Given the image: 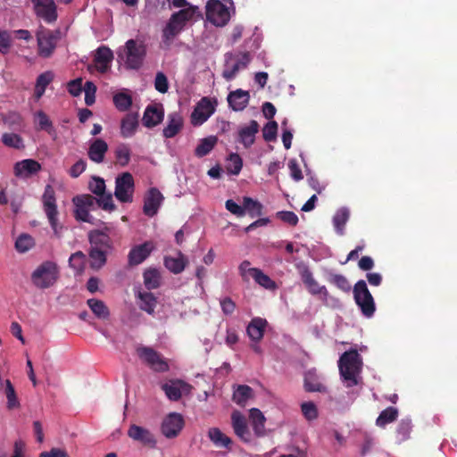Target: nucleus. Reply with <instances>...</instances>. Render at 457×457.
<instances>
[{"mask_svg":"<svg viewBox=\"0 0 457 457\" xmlns=\"http://www.w3.org/2000/svg\"><path fill=\"white\" fill-rule=\"evenodd\" d=\"M244 215L245 212L251 218L260 217L262 215L263 205L257 200H253L249 196L243 198Z\"/></svg>","mask_w":457,"mask_h":457,"instance_id":"nucleus-36","label":"nucleus"},{"mask_svg":"<svg viewBox=\"0 0 457 457\" xmlns=\"http://www.w3.org/2000/svg\"><path fill=\"white\" fill-rule=\"evenodd\" d=\"M164 196L158 188H149L144 195V214L150 218L155 216L162 204Z\"/></svg>","mask_w":457,"mask_h":457,"instance_id":"nucleus-14","label":"nucleus"},{"mask_svg":"<svg viewBox=\"0 0 457 457\" xmlns=\"http://www.w3.org/2000/svg\"><path fill=\"white\" fill-rule=\"evenodd\" d=\"M37 42V54L42 58H49L53 55L61 38L60 29H49L39 25L36 31Z\"/></svg>","mask_w":457,"mask_h":457,"instance_id":"nucleus-4","label":"nucleus"},{"mask_svg":"<svg viewBox=\"0 0 457 457\" xmlns=\"http://www.w3.org/2000/svg\"><path fill=\"white\" fill-rule=\"evenodd\" d=\"M192 386L180 379L170 380L169 383H165L162 386V389L164 391L166 396L170 401H179L182 394H188Z\"/></svg>","mask_w":457,"mask_h":457,"instance_id":"nucleus-17","label":"nucleus"},{"mask_svg":"<svg viewBox=\"0 0 457 457\" xmlns=\"http://www.w3.org/2000/svg\"><path fill=\"white\" fill-rule=\"evenodd\" d=\"M229 164L227 167L228 173L238 175L243 167V160L238 154L233 153L228 156Z\"/></svg>","mask_w":457,"mask_h":457,"instance_id":"nucleus-52","label":"nucleus"},{"mask_svg":"<svg viewBox=\"0 0 457 457\" xmlns=\"http://www.w3.org/2000/svg\"><path fill=\"white\" fill-rule=\"evenodd\" d=\"M144 284L148 290L156 289L161 285V274L157 269H147L144 274Z\"/></svg>","mask_w":457,"mask_h":457,"instance_id":"nucleus-38","label":"nucleus"},{"mask_svg":"<svg viewBox=\"0 0 457 457\" xmlns=\"http://www.w3.org/2000/svg\"><path fill=\"white\" fill-rule=\"evenodd\" d=\"M137 354L151 370L155 372H166L170 366L165 358L150 346H139Z\"/></svg>","mask_w":457,"mask_h":457,"instance_id":"nucleus-10","label":"nucleus"},{"mask_svg":"<svg viewBox=\"0 0 457 457\" xmlns=\"http://www.w3.org/2000/svg\"><path fill=\"white\" fill-rule=\"evenodd\" d=\"M37 116L38 119V126L40 129H44L48 133H51L53 130V123L48 116L42 111L37 112Z\"/></svg>","mask_w":457,"mask_h":457,"instance_id":"nucleus-63","label":"nucleus"},{"mask_svg":"<svg viewBox=\"0 0 457 457\" xmlns=\"http://www.w3.org/2000/svg\"><path fill=\"white\" fill-rule=\"evenodd\" d=\"M58 278L57 265L52 262H45L39 265L32 273L33 284L41 289L53 286Z\"/></svg>","mask_w":457,"mask_h":457,"instance_id":"nucleus-6","label":"nucleus"},{"mask_svg":"<svg viewBox=\"0 0 457 457\" xmlns=\"http://www.w3.org/2000/svg\"><path fill=\"white\" fill-rule=\"evenodd\" d=\"M32 245L33 239L29 235H21L15 242V247L21 253H24L29 250L32 247Z\"/></svg>","mask_w":457,"mask_h":457,"instance_id":"nucleus-59","label":"nucleus"},{"mask_svg":"<svg viewBox=\"0 0 457 457\" xmlns=\"http://www.w3.org/2000/svg\"><path fill=\"white\" fill-rule=\"evenodd\" d=\"M328 281L345 293L351 291V284L347 278L342 274H330Z\"/></svg>","mask_w":457,"mask_h":457,"instance_id":"nucleus-46","label":"nucleus"},{"mask_svg":"<svg viewBox=\"0 0 457 457\" xmlns=\"http://www.w3.org/2000/svg\"><path fill=\"white\" fill-rule=\"evenodd\" d=\"M113 103L119 111L125 112L131 106L132 98L126 93H118L113 96Z\"/></svg>","mask_w":457,"mask_h":457,"instance_id":"nucleus-51","label":"nucleus"},{"mask_svg":"<svg viewBox=\"0 0 457 457\" xmlns=\"http://www.w3.org/2000/svg\"><path fill=\"white\" fill-rule=\"evenodd\" d=\"M398 411L395 407H387L382 411L376 420V425L384 428L386 424L395 421L397 419Z\"/></svg>","mask_w":457,"mask_h":457,"instance_id":"nucleus-45","label":"nucleus"},{"mask_svg":"<svg viewBox=\"0 0 457 457\" xmlns=\"http://www.w3.org/2000/svg\"><path fill=\"white\" fill-rule=\"evenodd\" d=\"M183 121L179 115L177 113L170 114L169 116V122L163 129V136L166 138H171L175 137L182 129Z\"/></svg>","mask_w":457,"mask_h":457,"instance_id":"nucleus-34","label":"nucleus"},{"mask_svg":"<svg viewBox=\"0 0 457 457\" xmlns=\"http://www.w3.org/2000/svg\"><path fill=\"white\" fill-rule=\"evenodd\" d=\"M301 278L303 284L306 286L310 294L313 295H321L324 300H327L328 292L325 286H320L318 281L313 278L312 271L308 268H304L301 272Z\"/></svg>","mask_w":457,"mask_h":457,"instance_id":"nucleus-21","label":"nucleus"},{"mask_svg":"<svg viewBox=\"0 0 457 457\" xmlns=\"http://www.w3.org/2000/svg\"><path fill=\"white\" fill-rule=\"evenodd\" d=\"M228 106L235 112L243 111L248 104L250 94L243 89L232 91L228 96Z\"/></svg>","mask_w":457,"mask_h":457,"instance_id":"nucleus-24","label":"nucleus"},{"mask_svg":"<svg viewBox=\"0 0 457 457\" xmlns=\"http://www.w3.org/2000/svg\"><path fill=\"white\" fill-rule=\"evenodd\" d=\"M54 77V73L50 71H45L38 75L34 90V95L37 99L42 97L46 87L53 81Z\"/></svg>","mask_w":457,"mask_h":457,"instance_id":"nucleus-35","label":"nucleus"},{"mask_svg":"<svg viewBox=\"0 0 457 457\" xmlns=\"http://www.w3.org/2000/svg\"><path fill=\"white\" fill-rule=\"evenodd\" d=\"M44 212L49 220L51 228L56 237H61L62 226L58 225V210L54 189L51 185H46L42 196Z\"/></svg>","mask_w":457,"mask_h":457,"instance_id":"nucleus-7","label":"nucleus"},{"mask_svg":"<svg viewBox=\"0 0 457 457\" xmlns=\"http://www.w3.org/2000/svg\"><path fill=\"white\" fill-rule=\"evenodd\" d=\"M349 219V212L345 208L338 210L333 217V224L336 230L342 235L345 226Z\"/></svg>","mask_w":457,"mask_h":457,"instance_id":"nucleus-47","label":"nucleus"},{"mask_svg":"<svg viewBox=\"0 0 457 457\" xmlns=\"http://www.w3.org/2000/svg\"><path fill=\"white\" fill-rule=\"evenodd\" d=\"M97 206L107 212H112L116 209L113 204L112 193L104 192V195H97Z\"/></svg>","mask_w":457,"mask_h":457,"instance_id":"nucleus-53","label":"nucleus"},{"mask_svg":"<svg viewBox=\"0 0 457 457\" xmlns=\"http://www.w3.org/2000/svg\"><path fill=\"white\" fill-rule=\"evenodd\" d=\"M250 419L254 434L257 436H263L265 435L266 421L263 413L257 408H252L250 410Z\"/></svg>","mask_w":457,"mask_h":457,"instance_id":"nucleus-33","label":"nucleus"},{"mask_svg":"<svg viewBox=\"0 0 457 457\" xmlns=\"http://www.w3.org/2000/svg\"><path fill=\"white\" fill-rule=\"evenodd\" d=\"M83 88L84 87H82V79L71 80L67 84V90L73 96H79L83 91Z\"/></svg>","mask_w":457,"mask_h":457,"instance_id":"nucleus-64","label":"nucleus"},{"mask_svg":"<svg viewBox=\"0 0 457 457\" xmlns=\"http://www.w3.org/2000/svg\"><path fill=\"white\" fill-rule=\"evenodd\" d=\"M278 219L282 220L285 223L289 224L290 226H296L298 223L297 215L291 211H280L276 213Z\"/></svg>","mask_w":457,"mask_h":457,"instance_id":"nucleus-61","label":"nucleus"},{"mask_svg":"<svg viewBox=\"0 0 457 457\" xmlns=\"http://www.w3.org/2000/svg\"><path fill=\"white\" fill-rule=\"evenodd\" d=\"M146 56V46L143 41L129 39L117 51L118 60L122 62L128 70H139Z\"/></svg>","mask_w":457,"mask_h":457,"instance_id":"nucleus-3","label":"nucleus"},{"mask_svg":"<svg viewBox=\"0 0 457 457\" xmlns=\"http://www.w3.org/2000/svg\"><path fill=\"white\" fill-rule=\"evenodd\" d=\"M89 190L96 195H104L105 192V182L104 179L100 177H93L88 184Z\"/></svg>","mask_w":457,"mask_h":457,"instance_id":"nucleus-57","label":"nucleus"},{"mask_svg":"<svg viewBox=\"0 0 457 457\" xmlns=\"http://www.w3.org/2000/svg\"><path fill=\"white\" fill-rule=\"evenodd\" d=\"M137 297L139 300L140 310L153 315L157 305V298L151 292H138Z\"/></svg>","mask_w":457,"mask_h":457,"instance_id":"nucleus-31","label":"nucleus"},{"mask_svg":"<svg viewBox=\"0 0 457 457\" xmlns=\"http://www.w3.org/2000/svg\"><path fill=\"white\" fill-rule=\"evenodd\" d=\"M253 396V391L249 386L240 385L234 391L233 401L240 406H245L246 402Z\"/></svg>","mask_w":457,"mask_h":457,"instance_id":"nucleus-39","label":"nucleus"},{"mask_svg":"<svg viewBox=\"0 0 457 457\" xmlns=\"http://www.w3.org/2000/svg\"><path fill=\"white\" fill-rule=\"evenodd\" d=\"M107 151V143L104 139L97 138L95 139L89 145L87 155L92 162L96 163H101L104 162Z\"/></svg>","mask_w":457,"mask_h":457,"instance_id":"nucleus-27","label":"nucleus"},{"mask_svg":"<svg viewBox=\"0 0 457 457\" xmlns=\"http://www.w3.org/2000/svg\"><path fill=\"white\" fill-rule=\"evenodd\" d=\"M258 268H252L249 261H243L238 266L239 275L243 281L248 282L250 278H253L254 271H258Z\"/></svg>","mask_w":457,"mask_h":457,"instance_id":"nucleus-55","label":"nucleus"},{"mask_svg":"<svg viewBox=\"0 0 457 457\" xmlns=\"http://www.w3.org/2000/svg\"><path fill=\"white\" fill-rule=\"evenodd\" d=\"M31 2L37 17L47 23H53L57 20L56 4L54 0H31Z\"/></svg>","mask_w":457,"mask_h":457,"instance_id":"nucleus-15","label":"nucleus"},{"mask_svg":"<svg viewBox=\"0 0 457 457\" xmlns=\"http://www.w3.org/2000/svg\"><path fill=\"white\" fill-rule=\"evenodd\" d=\"M83 91L85 92V104L87 106L92 105L96 101V85L92 81H87L85 83Z\"/></svg>","mask_w":457,"mask_h":457,"instance_id":"nucleus-58","label":"nucleus"},{"mask_svg":"<svg viewBox=\"0 0 457 457\" xmlns=\"http://www.w3.org/2000/svg\"><path fill=\"white\" fill-rule=\"evenodd\" d=\"M301 410L303 416L308 420H313L318 417V410L312 402H305L301 405Z\"/></svg>","mask_w":457,"mask_h":457,"instance_id":"nucleus-60","label":"nucleus"},{"mask_svg":"<svg viewBox=\"0 0 457 457\" xmlns=\"http://www.w3.org/2000/svg\"><path fill=\"white\" fill-rule=\"evenodd\" d=\"M109 228H105L103 230L94 229L88 233V240L91 247L100 248L104 250H111L112 246V239L109 236Z\"/></svg>","mask_w":457,"mask_h":457,"instance_id":"nucleus-20","label":"nucleus"},{"mask_svg":"<svg viewBox=\"0 0 457 457\" xmlns=\"http://www.w3.org/2000/svg\"><path fill=\"white\" fill-rule=\"evenodd\" d=\"M217 141L218 138L215 136H210L208 137L201 139L199 145L196 146L195 150V156H197L198 158H202L210 154L211 151L216 145Z\"/></svg>","mask_w":457,"mask_h":457,"instance_id":"nucleus-37","label":"nucleus"},{"mask_svg":"<svg viewBox=\"0 0 457 457\" xmlns=\"http://www.w3.org/2000/svg\"><path fill=\"white\" fill-rule=\"evenodd\" d=\"M85 261L86 255L81 251H78L71 255L69 264L76 271L81 272L84 270Z\"/></svg>","mask_w":457,"mask_h":457,"instance_id":"nucleus-54","label":"nucleus"},{"mask_svg":"<svg viewBox=\"0 0 457 457\" xmlns=\"http://www.w3.org/2000/svg\"><path fill=\"white\" fill-rule=\"evenodd\" d=\"M304 389L307 392H326L327 387L319 382L316 374L312 371H308L304 375Z\"/></svg>","mask_w":457,"mask_h":457,"instance_id":"nucleus-41","label":"nucleus"},{"mask_svg":"<svg viewBox=\"0 0 457 457\" xmlns=\"http://www.w3.org/2000/svg\"><path fill=\"white\" fill-rule=\"evenodd\" d=\"M266 326V320L253 318L246 328V333L253 341L259 342L263 337Z\"/></svg>","mask_w":457,"mask_h":457,"instance_id":"nucleus-28","label":"nucleus"},{"mask_svg":"<svg viewBox=\"0 0 457 457\" xmlns=\"http://www.w3.org/2000/svg\"><path fill=\"white\" fill-rule=\"evenodd\" d=\"M128 436L144 445L153 447L156 444L154 435L148 429L135 424L129 427Z\"/></svg>","mask_w":457,"mask_h":457,"instance_id":"nucleus-22","label":"nucleus"},{"mask_svg":"<svg viewBox=\"0 0 457 457\" xmlns=\"http://www.w3.org/2000/svg\"><path fill=\"white\" fill-rule=\"evenodd\" d=\"M154 87L160 93H166L169 89V82L163 72H157L154 79Z\"/></svg>","mask_w":457,"mask_h":457,"instance_id":"nucleus-62","label":"nucleus"},{"mask_svg":"<svg viewBox=\"0 0 457 457\" xmlns=\"http://www.w3.org/2000/svg\"><path fill=\"white\" fill-rule=\"evenodd\" d=\"M108 252V250L91 247L89 251L91 267L93 269L102 268L106 263Z\"/></svg>","mask_w":457,"mask_h":457,"instance_id":"nucleus-40","label":"nucleus"},{"mask_svg":"<svg viewBox=\"0 0 457 457\" xmlns=\"http://www.w3.org/2000/svg\"><path fill=\"white\" fill-rule=\"evenodd\" d=\"M353 292L355 303L361 309V313L367 318L372 317L376 311V306L366 282L362 279L357 281Z\"/></svg>","mask_w":457,"mask_h":457,"instance_id":"nucleus-5","label":"nucleus"},{"mask_svg":"<svg viewBox=\"0 0 457 457\" xmlns=\"http://www.w3.org/2000/svg\"><path fill=\"white\" fill-rule=\"evenodd\" d=\"M4 394L7 398V408L9 410H12L20 406V402L18 400L15 389L9 379L5 380Z\"/></svg>","mask_w":457,"mask_h":457,"instance_id":"nucleus-49","label":"nucleus"},{"mask_svg":"<svg viewBox=\"0 0 457 457\" xmlns=\"http://www.w3.org/2000/svg\"><path fill=\"white\" fill-rule=\"evenodd\" d=\"M197 12V6H189L171 14L162 33V44L166 48L171 46L175 37L184 29L187 22L193 20Z\"/></svg>","mask_w":457,"mask_h":457,"instance_id":"nucleus-2","label":"nucleus"},{"mask_svg":"<svg viewBox=\"0 0 457 457\" xmlns=\"http://www.w3.org/2000/svg\"><path fill=\"white\" fill-rule=\"evenodd\" d=\"M114 155L116 158V163L121 167H125L129 164L131 156V151L128 145L120 144L119 145L115 151Z\"/></svg>","mask_w":457,"mask_h":457,"instance_id":"nucleus-44","label":"nucleus"},{"mask_svg":"<svg viewBox=\"0 0 457 457\" xmlns=\"http://www.w3.org/2000/svg\"><path fill=\"white\" fill-rule=\"evenodd\" d=\"M209 438L217 446H223L229 448L231 445V439L223 434L220 429L217 428H210L208 432Z\"/></svg>","mask_w":457,"mask_h":457,"instance_id":"nucleus-43","label":"nucleus"},{"mask_svg":"<svg viewBox=\"0 0 457 457\" xmlns=\"http://www.w3.org/2000/svg\"><path fill=\"white\" fill-rule=\"evenodd\" d=\"M232 426L235 434L245 442L249 441V430L245 417L237 411L231 415Z\"/></svg>","mask_w":457,"mask_h":457,"instance_id":"nucleus-29","label":"nucleus"},{"mask_svg":"<svg viewBox=\"0 0 457 457\" xmlns=\"http://www.w3.org/2000/svg\"><path fill=\"white\" fill-rule=\"evenodd\" d=\"M112 59L113 54L109 47L104 46L98 47L94 57L96 70L101 73L106 72L110 68Z\"/></svg>","mask_w":457,"mask_h":457,"instance_id":"nucleus-25","label":"nucleus"},{"mask_svg":"<svg viewBox=\"0 0 457 457\" xmlns=\"http://www.w3.org/2000/svg\"><path fill=\"white\" fill-rule=\"evenodd\" d=\"M72 203L75 205L74 216L77 220L91 222L90 211L98 208L97 198L89 194L79 195L73 197Z\"/></svg>","mask_w":457,"mask_h":457,"instance_id":"nucleus-9","label":"nucleus"},{"mask_svg":"<svg viewBox=\"0 0 457 457\" xmlns=\"http://www.w3.org/2000/svg\"><path fill=\"white\" fill-rule=\"evenodd\" d=\"M164 112L162 105H149L146 107L142 123L146 128H153L162 122Z\"/></svg>","mask_w":457,"mask_h":457,"instance_id":"nucleus-26","label":"nucleus"},{"mask_svg":"<svg viewBox=\"0 0 457 457\" xmlns=\"http://www.w3.org/2000/svg\"><path fill=\"white\" fill-rule=\"evenodd\" d=\"M278 133V123L275 120L269 121L262 129V137L266 142L275 141Z\"/></svg>","mask_w":457,"mask_h":457,"instance_id":"nucleus-56","label":"nucleus"},{"mask_svg":"<svg viewBox=\"0 0 457 457\" xmlns=\"http://www.w3.org/2000/svg\"><path fill=\"white\" fill-rule=\"evenodd\" d=\"M215 108L208 97H203L195 107L191 114V122L194 126L202 125L214 112Z\"/></svg>","mask_w":457,"mask_h":457,"instance_id":"nucleus-16","label":"nucleus"},{"mask_svg":"<svg viewBox=\"0 0 457 457\" xmlns=\"http://www.w3.org/2000/svg\"><path fill=\"white\" fill-rule=\"evenodd\" d=\"M253 280L259 286L268 290H275L278 287L276 282L260 269L258 271H254Z\"/></svg>","mask_w":457,"mask_h":457,"instance_id":"nucleus-48","label":"nucleus"},{"mask_svg":"<svg viewBox=\"0 0 457 457\" xmlns=\"http://www.w3.org/2000/svg\"><path fill=\"white\" fill-rule=\"evenodd\" d=\"M184 425L185 420L180 413L170 412L163 419L161 430L165 437L174 438L179 436Z\"/></svg>","mask_w":457,"mask_h":457,"instance_id":"nucleus-13","label":"nucleus"},{"mask_svg":"<svg viewBox=\"0 0 457 457\" xmlns=\"http://www.w3.org/2000/svg\"><path fill=\"white\" fill-rule=\"evenodd\" d=\"M187 262V258L181 252H179L178 257L166 256L164 258L165 267L174 274L181 273Z\"/></svg>","mask_w":457,"mask_h":457,"instance_id":"nucleus-30","label":"nucleus"},{"mask_svg":"<svg viewBox=\"0 0 457 457\" xmlns=\"http://www.w3.org/2000/svg\"><path fill=\"white\" fill-rule=\"evenodd\" d=\"M41 170V165L38 162L33 159H25L17 162L13 167V173L16 177L29 178Z\"/></svg>","mask_w":457,"mask_h":457,"instance_id":"nucleus-23","label":"nucleus"},{"mask_svg":"<svg viewBox=\"0 0 457 457\" xmlns=\"http://www.w3.org/2000/svg\"><path fill=\"white\" fill-rule=\"evenodd\" d=\"M2 142L6 146L15 149H21L24 147L22 137L15 133H4L2 136Z\"/></svg>","mask_w":457,"mask_h":457,"instance_id":"nucleus-50","label":"nucleus"},{"mask_svg":"<svg viewBox=\"0 0 457 457\" xmlns=\"http://www.w3.org/2000/svg\"><path fill=\"white\" fill-rule=\"evenodd\" d=\"M225 69L222 76L227 80L233 79L237 73L245 69L250 63L252 57L249 52H240L237 54L228 53L226 54Z\"/></svg>","mask_w":457,"mask_h":457,"instance_id":"nucleus-8","label":"nucleus"},{"mask_svg":"<svg viewBox=\"0 0 457 457\" xmlns=\"http://www.w3.org/2000/svg\"><path fill=\"white\" fill-rule=\"evenodd\" d=\"M87 303L92 312L99 319L105 320L109 317L110 312L105 305V303L102 300H98L96 298H91L87 301Z\"/></svg>","mask_w":457,"mask_h":457,"instance_id":"nucleus-42","label":"nucleus"},{"mask_svg":"<svg viewBox=\"0 0 457 457\" xmlns=\"http://www.w3.org/2000/svg\"><path fill=\"white\" fill-rule=\"evenodd\" d=\"M138 126L137 115L133 113L127 114L122 120L120 124V135L127 138L131 137Z\"/></svg>","mask_w":457,"mask_h":457,"instance_id":"nucleus-32","label":"nucleus"},{"mask_svg":"<svg viewBox=\"0 0 457 457\" xmlns=\"http://www.w3.org/2000/svg\"><path fill=\"white\" fill-rule=\"evenodd\" d=\"M338 370L346 387L357 386L361 378L362 359L356 349L345 352L339 358Z\"/></svg>","mask_w":457,"mask_h":457,"instance_id":"nucleus-1","label":"nucleus"},{"mask_svg":"<svg viewBox=\"0 0 457 457\" xmlns=\"http://www.w3.org/2000/svg\"><path fill=\"white\" fill-rule=\"evenodd\" d=\"M154 246L151 241L134 246L129 253L128 259L130 266L142 263L152 253Z\"/></svg>","mask_w":457,"mask_h":457,"instance_id":"nucleus-19","label":"nucleus"},{"mask_svg":"<svg viewBox=\"0 0 457 457\" xmlns=\"http://www.w3.org/2000/svg\"><path fill=\"white\" fill-rule=\"evenodd\" d=\"M205 12L207 19L215 26H225L230 19L228 8L220 0H208Z\"/></svg>","mask_w":457,"mask_h":457,"instance_id":"nucleus-12","label":"nucleus"},{"mask_svg":"<svg viewBox=\"0 0 457 457\" xmlns=\"http://www.w3.org/2000/svg\"><path fill=\"white\" fill-rule=\"evenodd\" d=\"M135 183L131 173L123 172L115 179L114 195L120 203H132Z\"/></svg>","mask_w":457,"mask_h":457,"instance_id":"nucleus-11","label":"nucleus"},{"mask_svg":"<svg viewBox=\"0 0 457 457\" xmlns=\"http://www.w3.org/2000/svg\"><path fill=\"white\" fill-rule=\"evenodd\" d=\"M259 132V124L252 120L246 126L239 128L237 132V141L244 145L245 149L250 148L255 142V136Z\"/></svg>","mask_w":457,"mask_h":457,"instance_id":"nucleus-18","label":"nucleus"}]
</instances>
